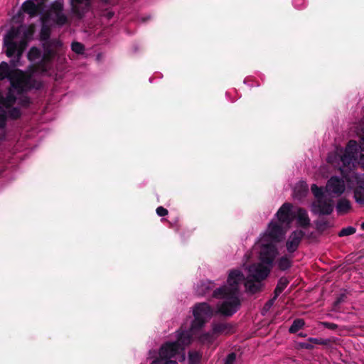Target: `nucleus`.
<instances>
[{"label": "nucleus", "instance_id": "obj_1", "mask_svg": "<svg viewBox=\"0 0 364 364\" xmlns=\"http://www.w3.org/2000/svg\"><path fill=\"white\" fill-rule=\"evenodd\" d=\"M294 209L291 203H284L252 250L245 255L242 267L247 277L240 269H232L228 274L227 284L214 291V297L221 299L217 304V313L230 316L239 309V291L242 284L246 291L251 294L262 289V282L268 277L278 255L276 243L284 239L289 229Z\"/></svg>", "mask_w": 364, "mask_h": 364}, {"label": "nucleus", "instance_id": "obj_2", "mask_svg": "<svg viewBox=\"0 0 364 364\" xmlns=\"http://www.w3.org/2000/svg\"><path fill=\"white\" fill-rule=\"evenodd\" d=\"M213 309L207 303L196 304L193 310L194 320L189 330H180L176 332L175 341H167L161 346L159 350V358L153 360L151 364H178L176 361L170 360L178 358L179 361L185 360L184 349L188 346L194 336L201 343H211L215 336L211 332L200 333V330L213 314Z\"/></svg>", "mask_w": 364, "mask_h": 364}, {"label": "nucleus", "instance_id": "obj_3", "mask_svg": "<svg viewBox=\"0 0 364 364\" xmlns=\"http://www.w3.org/2000/svg\"><path fill=\"white\" fill-rule=\"evenodd\" d=\"M9 83L10 87L6 95L0 92V129L6 127L7 119L17 120L22 116L21 109L14 106L17 101L14 91L16 95H23L33 89L39 90L41 87L39 81L18 68L13 70Z\"/></svg>", "mask_w": 364, "mask_h": 364}, {"label": "nucleus", "instance_id": "obj_4", "mask_svg": "<svg viewBox=\"0 0 364 364\" xmlns=\"http://www.w3.org/2000/svg\"><path fill=\"white\" fill-rule=\"evenodd\" d=\"M345 191V183H326L324 188H318L314 183L311 191L316 198L312 210L318 215H329L333 210V198L340 196Z\"/></svg>", "mask_w": 364, "mask_h": 364}, {"label": "nucleus", "instance_id": "obj_5", "mask_svg": "<svg viewBox=\"0 0 364 364\" xmlns=\"http://www.w3.org/2000/svg\"><path fill=\"white\" fill-rule=\"evenodd\" d=\"M327 160L328 163H333L336 160L341 161L342 166L339 168V170L343 177V179H341L338 176H333L327 182H353L349 178L346 170L350 168L351 164H353L354 162L359 161L358 144L355 140H350L342 155H329Z\"/></svg>", "mask_w": 364, "mask_h": 364}, {"label": "nucleus", "instance_id": "obj_6", "mask_svg": "<svg viewBox=\"0 0 364 364\" xmlns=\"http://www.w3.org/2000/svg\"><path fill=\"white\" fill-rule=\"evenodd\" d=\"M23 26H12L4 36V46L6 48V55L13 57L15 54L19 59L28 46V41L21 38L18 43L14 41L21 33Z\"/></svg>", "mask_w": 364, "mask_h": 364}, {"label": "nucleus", "instance_id": "obj_7", "mask_svg": "<svg viewBox=\"0 0 364 364\" xmlns=\"http://www.w3.org/2000/svg\"><path fill=\"white\" fill-rule=\"evenodd\" d=\"M304 235L303 231L295 230L289 235L286 244L289 252H294L297 249Z\"/></svg>", "mask_w": 364, "mask_h": 364}, {"label": "nucleus", "instance_id": "obj_8", "mask_svg": "<svg viewBox=\"0 0 364 364\" xmlns=\"http://www.w3.org/2000/svg\"><path fill=\"white\" fill-rule=\"evenodd\" d=\"M296 219L297 225L300 227L306 228L310 223V220L307 212L301 208L294 209V219Z\"/></svg>", "mask_w": 364, "mask_h": 364}, {"label": "nucleus", "instance_id": "obj_9", "mask_svg": "<svg viewBox=\"0 0 364 364\" xmlns=\"http://www.w3.org/2000/svg\"><path fill=\"white\" fill-rule=\"evenodd\" d=\"M356 186L352 187L353 198L355 203L360 206H364V183H355Z\"/></svg>", "mask_w": 364, "mask_h": 364}, {"label": "nucleus", "instance_id": "obj_10", "mask_svg": "<svg viewBox=\"0 0 364 364\" xmlns=\"http://www.w3.org/2000/svg\"><path fill=\"white\" fill-rule=\"evenodd\" d=\"M85 3V6L88 9L90 6V0H70L72 12L80 18H82L85 11L80 9L79 5Z\"/></svg>", "mask_w": 364, "mask_h": 364}, {"label": "nucleus", "instance_id": "obj_11", "mask_svg": "<svg viewBox=\"0 0 364 364\" xmlns=\"http://www.w3.org/2000/svg\"><path fill=\"white\" fill-rule=\"evenodd\" d=\"M53 42L48 41L43 44V54L41 60L47 63H51L55 55V51L53 49Z\"/></svg>", "mask_w": 364, "mask_h": 364}, {"label": "nucleus", "instance_id": "obj_12", "mask_svg": "<svg viewBox=\"0 0 364 364\" xmlns=\"http://www.w3.org/2000/svg\"><path fill=\"white\" fill-rule=\"evenodd\" d=\"M212 330L213 333L216 336L220 334H228L230 333L232 327L229 324L223 322L214 323L212 326Z\"/></svg>", "mask_w": 364, "mask_h": 364}, {"label": "nucleus", "instance_id": "obj_13", "mask_svg": "<svg viewBox=\"0 0 364 364\" xmlns=\"http://www.w3.org/2000/svg\"><path fill=\"white\" fill-rule=\"evenodd\" d=\"M38 7L39 5H36L33 1L27 0L23 3L21 10L29 14L31 17H33L37 15Z\"/></svg>", "mask_w": 364, "mask_h": 364}, {"label": "nucleus", "instance_id": "obj_14", "mask_svg": "<svg viewBox=\"0 0 364 364\" xmlns=\"http://www.w3.org/2000/svg\"><path fill=\"white\" fill-rule=\"evenodd\" d=\"M351 208L350 202L346 198H341L338 200L336 209L339 215H343L344 213H348Z\"/></svg>", "mask_w": 364, "mask_h": 364}, {"label": "nucleus", "instance_id": "obj_15", "mask_svg": "<svg viewBox=\"0 0 364 364\" xmlns=\"http://www.w3.org/2000/svg\"><path fill=\"white\" fill-rule=\"evenodd\" d=\"M14 69H11L9 64L6 62H1L0 63V80H3L4 79H8L9 80L11 79V76L12 75V72Z\"/></svg>", "mask_w": 364, "mask_h": 364}, {"label": "nucleus", "instance_id": "obj_16", "mask_svg": "<svg viewBox=\"0 0 364 364\" xmlns=\"http://www.w3.org/2000/svg\"><path fill=\"white\" fill-rule=\"evenodd\" d=\"M19 97H17V104L18 105V107H23V108H28L30 105L32 104V101L31 98L26 95H18Z\"/></svg>", "mask_w": 364, "mask_h": 364}, {"label": "nucleus", "instance_id": "obj_17", "mask_svg": "<svg viewBox=\"0 0 364 364\" xmlns=\"http://www.w3.org/2000/svg\"><path fill=\"white\" fill-rule=\"evenodd\" d=\"M358 164L364 169V132L360 136L358 144Z\"/></svg>", "mask_w": 364, "mask_h": 364}, {"label": "nucleus", "instance_id": "obj_18", "mask_svg": "<svg viewBox=\"0 0 364 364\" xmlns=\"http://www.w3.org/2000/svg\"><path fill=\"white\" fill-rule=\"evenodd\" d=\"M294 196L298 198H301L306 196L308 188L304 183H296V186L294 188Z\"/></svg>", "mask_w": 364, "mask_h": 364}, {"label": "nucleus", "instance_id": "obj_19", "mask_svg": "<svg viewBox=\"0 0 364 364\" xmlns=\"http://www.w3.org/2000/svg\"><path fill=\"white\" fill-rule=\"evenodd\" d=\"M48 63L43 61V60H41L36 64L33 65L32 66V72L33 73H46L48 70Z\"/></svg>", "mask_w": 364, "mask_h": 364}, {"label": "nucleus", "instance_id": "obj_20", "mask_svg": "<svg viewBox=\"0 0 364 364\" xmlns=\"http://www.w3.org/2000/svg\"><path fill=\"white\" fill-rule=\"evenodd\" d=\"M201 356V353L198 351H190L188 353V364H198L200 362Z\"/></svg>", "mask_w": 364, "mask_h": 364}, {"label": "nucleus", "instance_id": "obj_21", "mask_svg": "<svg viewBox=\"0 0 364 364\" xmlns=\"http://www.w3.org/2000/svg\"><path fill=\"white\" fill-rule=\"evenodd\" d=\"M41 50L38 48L33 46L31 48V49L29 50L27 54V58L29 61H33L36 59H38L41 57Z\"/></svg>", "mask_w": 364, "mask_h": 364}, {"label": "nucleus", "instance_id": "obj_22", "mask_svg": "<svg viewBox=\"0 0 364 364\" xmlns=\"http://www.w3.org/2000/svg\"><path fill=\"white\" fill-rule=\"evenodd\" d=\"M277 265L280 269L286 270L291 266V259L287 256H284L279 259Z\"/></svg>", "mask_w": 364, "mask_h": 364}, {"label": "nucleus", "instance_id": "obj_23", "mask_svg": "<svg viewBox=\"0 0 364 364\" xmlns=\"http://www.w3.org/2000/svg\"><path fill=\"white\" fill-rule=\"evenodd\" d=\"M287 284H288V281L287 280V279L282 278L279 279L278 284L274 291V293H275L274 299L277 296H278L283 291V290L287 287Z\"/></svg>", "mask_w": 364, "mask_h": 364}, {"label": "nucleus", "instance_id": "obj_24", "mask_svg": "<svg viewBox=\"0 0 364 364\" xmlns=\"http://www.w3.org/2000/svg\"><path fill=\"white\" fill-rule=\"evenodd\" d=\"M305 322L303 319L298 318L294 321L292 325L289 328V332L290 333H296L299 329L302 328L304 326Z\"/></svg>", "mask_w": 364, "mask_h": 364}, {"label": "nucleus", "instance_id": "obj_25", "mask_svg": "<svg viewBox=\"0 0 364 364\" xmlns=\"http://www.w3.org/2000/svg\"><path fill=\"white\" fill-rule=\"evenodd\" d=\"M50 36V28L46 26L44 23L42 25V28L40 32V37L41 41H48Z\"/></svg>", "mask_w": 364, "mask_h": 364}, {"label": "nucleus", "instance_id": "obj_26", "mask_svg": "<svg viewBox=\"0 0 364 364\" xmlns=\"http://www.w3.org/2000/svg\"><path fill=\"white\" fill-rule=\"evenodd\" d=\"M51 11L55 14L63 12V0H55L50 6Z\"/></svg>", "mask_w": 364, "mask_h": 364}, {"label": "nucleus", "instance_id": "obj_27", "mask_svg": "<svg viewBox=\"0 0 364 364\" xmlns=\"http://www.w3.org/2000/svg\"><path fill=\"white\" fill-rule=\"evenodd\" d=\"M55 23L58 26H63L68 22L67 16L63 13L55 14Z\"/></svg>", "mask_w": 364, "mask_h": 364}, {"label": "nucleus", "instance_id": "obj_28", "mask_svg": "<svg viewBox=\"0 0 364 364\" xmlns=\"http://www.w3.org/2000/svg\"><path fill=\"white\" fill-rule=\"evenodd\" d=\"M72 50L77 54H83L85 50V46L80 42H73L71 44Z\"/></svg>", "mask_w": 364, "mask_h": 364}, {"label": "nucleus", "instance_id": "obj_29", "mask_svg": "<svg viewBox=\"0 0 364 364\" xmlns=\"http://www.w3.org/2000/svg\"><path fill=\"white\" fill-rule=\"evenodd\" d=\"M33 33H34V26L33 25H29L23 31L22 38L26 39L27 41H29V39L32 37Z\"/></svg>", "mask_w": 364, "mask_h": 364}, {"label": "nucleus", "instance_id": "obj_30", "mask_svg": "<svg viewBox=\"0 0 364 364\" xmlns=\"http://www.w3.org/2000/svg\"><path fill=\"white\" fill-rule=\"evenodd\" d=\"M356 232L355 228L352 226H348L345 228H343L338 233L339 237L348 236L354 234Z\"/></svg>", "mask_w": 364, "mask_h": 364}, {"label": "nucleus", "instance_id": "obj_31", "mask_svg": "<svg viewBox=\"0 0 364 364\" xmlns=\"http://www.w3.org/2000/svg\"><path fill=\"white\" fill-rule=\"evenodd\" d=\"M156 211L159 216H165L168 214L167 209L164 208L162 206L158 207Z\"/></svg>", "mask_w": 364, "mask_h": 364}, {"label": "nucleus", "instance_id": "obj_32", "mask_svg": "<svg viewBox=\"0 0 364 364\" xmlns=\"http://www.w3.org/2000/svg\"><path fill=\"white\" fill-rule=\"evenodd\" d=\"M235 358L236 355L235 353H232L229 354L226 358L225 364H234Z\"/></svg>", "mask_w": 364, "mask_h": 364}, {"label": "nucleus", "instance_id": "obj_33", "mask_svg": "<svg viewBox=\"0 0 364 364\" xmlns=\"http://www.w3.org/2000/svg\"><path fill=\"white\" fill-rule=\"evenodd\" d=\"M309 341L315 344H325L326 343V342H324L323 340H321V339H318L316 338H309Z\"/></svg>", "mask_w": 364, "mask_h": 364}, {"label": "nucleus", "instance_id": "obj_34", "mask_svg": "<svg viewBox=\"0 0 364 364\" xmlns=\"http://www.w3.org/2000/svg\"><path fill=\"white\" fill-rule=\"evenodd\" d=\"M301 348H306V349H311L313 346L307 343H302L300 344Z\"/></svg>", "mask_w": 364, "mask_h": 364}, {"label": "nucleus", "instance_id": "obj_35", "mask_svg": "<svg viewBox=\"0 0 364 364\" xmlns=\"http://www.w3.org/2000/svg\"><path fill=\"white\" fill-rule=\"evenodd\" d=\"M210 284V282H208V283H203V284H201L200 288L203 289H207L209 288Z\"/></svg>", "mask_w": 364, "mask_h": 364}, {"label": "nucleus", "instance_id": "obj_36", "mask_svg": "<svg viewBox=\"0 0 364 364\" xmlns=\"http://www.w3.org/2000/svg\"><path fill=\"white\" fill-rule=\"evenodd\" d=\"M197 291L200 295H205L206 294L205 291H200L199 289H198Z\"/></svg>", "mask_w": 364, "mask_h": 364}, {"label": "nucleus", "instance_id": "obj_37", "mask_svg": "<svg viewBox=\"0 0 364 364\" xmlns=\"http://www.w3.org/2000/svg\"><path fill=\"white\" fill-rule=\"evenodd\" d=\"M100 1L105 4H108L109 2V0H100Z\"/></svg>", "mask_w": 364, "mask_h": 364}, {"label": "nucleus", "instance_id": "obj_38", "mask_svg": "<svg viewBox=\"0 0 364 364\" xmlns=\"http://www.w3.org/2000/svg\"><path fill=\"white\" fill-rule=\"evenodd\" d=\"M324 171V168H321V169H320V172H321V173H322V174H323V173H324V171Z\"/></svg>", "mask_w": 364, "mask_h": 364}, {"label": "nucleus", "instance_id": "obj_39", "mask_svg": "<svg viewBox=\"0 0 364 364\" xmlns=\"http://www.w3.org/2000/svg\"><path fill=\"white\" fill-rule=\"evenodd\" d=\"M361 228L364 230V222L361 224Z\"/></svg>", "mask_w": 364, "mask_h": 364}, {"label": "nucleus", "instance_id": "obj_40", "mask_svg": "<svg viewBox=\"0 0 364 364\" xmlns=\"http://www.w3.org/2000/svg\"><path fill=\"white\" fill-rule=\"evenodd\" d=\"M299 336H301V337H304V336H306V335H305V334H303V333H299Z\"/></svg>", "mask_w": 364, "mask_h": 364}, {"label": "nucleus", "instance_id": "obj_41", "mask_svg": "<svg viewBox=\"0 0 364 364\" xmlns=\"http://www.w3.org/2000/svg\"><path fill=\"white\" fill-rule=\"evenodd\" d=\"M355 182H363V181H360V180H358V179L357 178Z\"/></svg>", "mask_w": 364, "mask_h": 364}, {"label": "nucleus", "instance_id": "obj_42", "mask_svg": "<svg viewBox=\"0 0 364 364\" xmlns=\"http://www.w3.org/2000/svg\"><path fill=\"white\" fill-rule=\"evenodd\" d=\"M273 301H269V305H272Z\"/></svg>", "mask_w": 364, "mask_h": 364}]
</instances>
